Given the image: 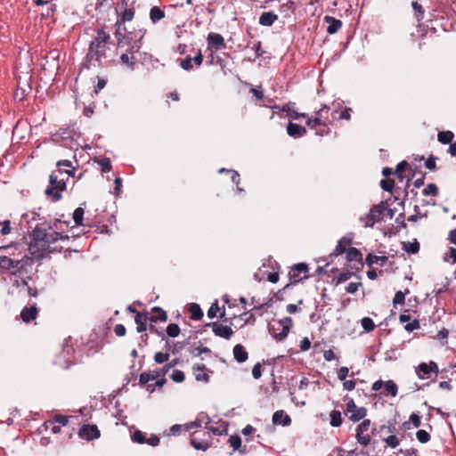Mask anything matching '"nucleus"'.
<instances>
[{
    "label": "nucleus",
    "instance_id": "obj_1",
    "mask_svg": "<svg viewBox=\"0 0 456 456\" xmlns=\"http://www.w3.org/2000/svg\"><path fill=\"white\" fill-rule=\"evenodd\" d=\"M110 40V34L102 28L97 30L96 37L89 44L91 49L94 52V55H96V62L99 67H107L113 61L107 56L106 53L109 48Z\"/></svg>",
    "mask_w": 456,
    "mask_h": 456
},
{
    "label": "nucleus",
    "instance_id": "obj_2",
    "mask_svg": "<svg viewBox=\"0 0 456 456\" xmlns=\"http://www.w3.org/2000/svg\"><path fill=\"white\" fill-rule=\"evenodd\" d=\"M68 176H64L63 169H55L49 176V186L45 189V194L52 197V201L57 202L61 200V191L67 188Z\"/></svg>",
    "mask_w": 456,
    "mask_h": 456
},
{
    "label": "nucleus",
    "instance_id": "obj_3",
    "mask_svg": "<svg viewBox=\"0 0 456 456\" xmlns=\"http://www.w3.org/2000/svg\"><path fill=\"white\" fill-rule=\"evenodd\" d=\"M293 326V320L287 316L278 321H273L268 324V331L277 341L284 340Z\"/></svg>",
    "mask_w": 456,
    "mask_h": 456
},
{
    "label": "nucleus",
    "instance_id": "obj_4",
    "mask_svg": "<svg viewBox=\"0 0 456 456\" xmlns=\"http://www.w3.org/2000/svg\"><path fill=\"white\" fill-rule=\"evenodd\" d=\"M309 277V267L307 264H295L290 267V271L289 272V282L284 286V289H289L291 286L296 285Z\"/></svg>",
    "mask_w": 456,
    "mask_h": 456
},
{
    "label": "nucleus",
    "instance_id": "obj_5",
    "mask_svg": "<svg viewBox=\"0 0 456 456\" xmlns=\"http://www.w3.org/2000/svg\"><path fill=\"white\" fill-rule=\"evenodd\" d=\"M178 362L179 359L175 358L166 365L158 368L153 371H144L141 373L139 376L138 385L143 387L151 380H155L157 378H159V376H166L172 368L178 364Z\"/></svg>",
    "mask_w": 456,
    "mask_h": 456
},
{
    "label": "nucleus",
    "instance_id": "obj_6",
    "mask_svg": "<svg viewBox=\"0 0 456 456\" xmlns=\"http://www.w3.org/2000/svg\"><path fill=\"white\" fill-rule=\"evenodd\" d=\"M386 210V201H380L379 204L373 205L369 213L365 216L360 217V222L364 223L365 228H372L375 223L382 221V215Z\"/></svg>",
    "mask_w": 456,
    "mask_h": 456
},
{
    "label": "nucleus",
    "instance_id": "obj_7",
    "mask_svg": "<svg viewBox=\"0 0 456 456\" xmlns=\"http://www.w3.org/2000/svg\"><path fill=\"white\" fill-rule=\"evenodd\" d=\"M55 251H58L56 248H52L45 242L31 240L28 244V253L37 260H42L46 254ZM59 252H61V249H59Z\"/></svg>",
    "mask_w": 456,
    "mask_h": 456
},
{
    "label": "nucleus",
    "instance_id": "obj_8",
    "mask_svg": "<svg viewBox=\"0 0 456 456\" xmlns=\"http://www.w3.org/2000/svg\"><path fill=\"white\" fill-rule=\"evenodd\" d=\"M207 49L210 52L211 63L214 60V53L226 48L224 38L221 34L210 32L207 37Z\"/></svg>",
    "mask_w": 456,
    "mask_h": 456
},
{
    "label": "nucleus",
    "instance_id": "obj_9",
    "mask_svg": "<svg viewBox=\"0 0 456 456\" xmlns=\"http://www.w3.org/2000/svg\"><path fill=\"white\" fill-rule=\"evenodd\" d=\"M346 410L345 414L349 415V419L353 422H357L362 419H364L367 415V409L365 407H357L354 399L348 396H346Z\"/></svg>",
    "mask_w": 456,
    "mask_h": 456
},
{
    "label": "nucleus",
    "instance_id": "obj_10",
    "mask_svg": "<svg viewBox=\"0 0 456 456\" xmlns=\"http://www.w3.org/2000/svg\"><path fill=\"white\" fill-rule=\"evenodd\" d=\"M370 419H363L361 424H359L356 428V440L357 442L363 445L367 446L370 444V435H364V432H367L370 429Z\"/></svg>",
    "mask_w": 456,
    "mask_h": 456
},
{
    "label": "nucleus",
    "instance_id": "obj_11",
    "mask_svg": "<svg viewBox=\"0 0 456 456\" xmlns=\"http://www.w3.org/2000/svg\"><path fill=\"white\" fill-rule=\"evenodd\" d=\"M132 441L140 444H147L151 446H157L159 444L160 439L155 434H151L149 438H146L143 432L135 430L132 435Z\"/></svg>",
    "mask_w": 456,
    "mask_h": 456
},
{
    "label": "nucleus",
    "instance_id": "obj_12",
    "mask_svg": "<svg viewBox=\"0 0 456 456\" xmlns=\"http://www.w3.org/2000/svg\"><path fill=\"white\" fill-rule=\"evenodd\" d=\"M80 438L86 441L97 439L101 436V432L96 425L84 424L78 430Z\"/></svg>",
    "mask_w": 456,
    "mask_h": 456
},
{
    "label": "nucleus",
    "instance_id": "obj_13",
    "mask_svg": "<svg viewBox=\"0 0 456 456\" xmlns=\"http://www.w3.org/2000/svg\"><path fill=\"white\" fill-rule=\"evenodd\" d=\"M205 327H211L212 331L216 336L225 339H230L231 337L233 335V330L230 326L223 325L218 322L206 323Z\"/></svg>",
    "mask_w": 456,
    "mask_h": 456
},
{
    "label": "nucleus",
    "instance_id": "obj_14",
    "mask_svg": "<svg viewBox=\"0 0 456 456\" xmlns=\"http://www.w3.org/2000/svg\"><path fill=\"white\" fill-rule=\"evenodd\" d=\"M296 103L293 102H289L286 104L282 106L279 105H273L271 108L272 109H277L280 110L282 112H286L287 116L291 119H299L301 118H307V115L305 113H298L297 112L295 108Z\"/></svg>",
    "mask_w": 456,
    "mask_h": 456
},
{
    "label": "nucleus",
    "instance_id": "obj_15",
    "mask_svg": "<svg viewBox=\"0 0 456 456\" xmlns=\"http://www.w3.org/2000/svg\"><path fill=\"white\" fill-rule=\"evenodd\" d=\"M130 37L132 36V48L131 53H138L142 47V40L146 34V29L138 28L128 31Z\"/></svg>",
    "mask_w": 456,
    "mask_h": 456
},
{
    "label": "nucleus",
    "instance_id": "obj_16",
    "mask_svg": "<svg viewBox=\"0 0 456 456\" xmlns=\"http://www.w3.org/2000/svg\"><path fill=\"white\" fill-rule=\"evenodd\" d=\"M19 265H20V263L18 259L0 256V269L10 272L12 274H16L19 273Z\"/></svg>",
    "mask_w": 456,
    "mask_h": 456
},
{
    "label": "nucleus",
    "instance_id": "obj_17",
    "mask_svg": "<svg viewBox=\"0 0 456 456\" xmlns=\"http://www.w3.org/2000/svg\"><path fill=\"white\" fill-rule=\"evenodd\" d=\"M434 20V15L431 14V18L427 20V22H418L417 26V33L420 37H426L428 35H435L436 33V28L433 26H430L429 23H431Z\"/></svg>",
    "mask_w": 456,
    "mask_h": 456
},
{
    "label": "nucleus",
    "instance_id": "obj_18",
    "mask_svg": "<svg viewBox=\"0 0 456 456\" xmlns=\"http://www.w3.org/2000/svg\"><path fill=\"white\" fill-rule=\"evenodd\" d=\"M353 242L352 238L344 236L338 241L332 253L330 254L329 257H336L346 251V246L351 245Z\"/></svg>",
    "mask_w": 456,
    "mask_h": 456
},
{
    "label": "nucleus",
    "instance_id": "obj_19",
    "mask_svg": "<svg viewBox=\"0 0 456 456\" xmlns=\"http://www.w3.org/2000/svg\"><path fill=\"white\" fill-rule=\"evenodd\" d=\"M306 132L307 131H306L305 127H304L298 124L293 123L291 121H289L287 126L288 134L290 137H293L295 139L304 136L306 134Z\"/></svg>",
    "mask_w": 456,
    "mask_h": 456
},
{
    "label": "nucleus",
    "instance_id": "obj_20",
    "mask_svg": "<svg viewBox=\"0 0 456 456\" xmlns=\"http://www.w3.org/2000/svg\"><path fill=\"white\" fill-rule=\"evenodd\" d=\"M406 169H410L412 171L411 173V177L408 179L407 181V185L409 184V182L411 178H413L415 176V174L416 172L413 171L410 166V164L406 161V160H402L401 162H399L395 167V175H396V177L400 180V181H403L404 179V171Z\"/></svg>",
    "mask_w": 456,
    "mask_h": 456
},
{
    "label": "nucleus",
    "instance_id": "obj_21",
    "mask_svg": "<svg viewBox=\"0 0 456 456\" xmlns=\"http://www.w3.org/2000/svg\"><path fill=\"white\" fill-rule=\"evenodd\" d=\"M324 21L328 24L327 32L330 35L337 33L342 27V21L332 16L326 15Z\"/></svg>",
    "mask_w": 456,
    "mask_h": 456
},
{
    "label": "nucleus",
    "instance_id": "obj_22",
    "mask_svg": "<svg viewBox=\"0 0 456 456\" xmlns=\"http://www.w3.org/2000/svg\"><path fill=\"white\" fill-rule=\"evenodd\" d=\"M37 312L36 305H31L30 307H24L20 312V318L24 322L28 323L37 318Z\"/></svg>",
    "mask_w": 456,
    "mask_h": 456
},
{
    "label": "nucleus",
    "instance_id": "obj_23",
    "mask_svg": "<svg viewBox=\"0 0 456 456\" xmlns=\"http://www.w3.org/2000/svg\"><path fill=\"white\" fill-rule=\"evenodd\" d=\"M422 3L423 0H414L411 2L413 15L418 22L423 21L425 18V9Z\"/></svg>",
    "mask_w": 456,
    "mask_h": 456
},
{
    "label": "nucleus",
    "instance_id": "obj_24",
    "mask_svg": "<svg viewBox=\"0 0 456 456\" xmlns=\"http://www.w3.org/2000/svg\"><path fill=\"white\" fill-rule=\"evenodd\" d=\"M150 322H166L167 321V314L159 306H154L151 308Z\"/></svg>",
    "mask_w": 456,
    "mask_h": 456
},
{
    "label": "nucleus",
    "instance_id": "obj_25",
    "mask_svg": "<svg viewBox=\"0 0 456 456\" xmlns=\"http://www.w3.org/2000/svg\"><path fill=\"white\" fill-rule=\"evenodd\" d=\"M278 20V15L273 12H264L259 17L258 23L265 27H271Z\"/></svg>",
    "mask_w": 456,
    "mask_h": 456
},
{
    "label": "nucleus",
    "instance_id": "obj_26",
    "mask_svg": "<svg viewBox=\"0 0 456 456\" xmlns=\"http://www.w3.org/2000/svg\"><path fill=\"white\" fill-rule=\"evenodd\" d=\"M116 13L118 15V20L116 22L118 24H124L126 21H131L134 17V11L130 7H126L125 9L118 11V12Z\"/></svg>",
    "mask_w": 456,
    "mask_h": 456
},
{
    "label": "nucleus",
    "instance_id": "obj_27",
    "mask_svg": "<svg viewBox=\"0 0 456 456\" xmlns=\"http://www.w3.org/2000/svg\"><path fill=\"white\" fill-rule=\"evenodd\" d=\"M233 356L239 363H242L248 360V354L244 346L237 344L233 347Z\"/></svg>",
    "mask_w": 456,
    "mask_h": 456
},
{
    "label": "nucleus",
    "instance_id": "obj_28",
    "mask_svg": "<svg viewBox=\"0 0 456 456\" xmlns=\"http://www.w3.org/2000/svg\"><path fill=\"white\" fill-rule=\"evenodd\" d=\"M290 422V417L281 410L276 411L273 415V423L275 425L289 426Z\"/></svg>",
    "mask_w": 456,
    "mask_h": 456
},
{
    "label": "nucleus",
    "instance_id": "obj_29",
    "mask_svg": "<svg viewBox=\"0 0 456 456\" xmlns=\"http://www.w3.org/2000/svg\"><path fill=\"white\" fill-rule=\"evenodd\" d=\"M135 53H124L120 55V62L127 66L131 70H134L137 60L134 57Z\"/></svg>",
    "mask_w": 456,
    "mask_h": 456
},
{
    "label": "nucleus",
    "instance_id": "obj_30",
    "mask_svg": "<svg viewBox=\"0 0 456 456\" xmlns=\"http://www.w3.org/2000/svg\"><path fill=\"white\" fill-rule=\"evenodd\" d=\"M193 373L195 375V379L197 381H204L208 383L209 381V376L208 373L205 372L207 370L206 366L204 364H195L193 367Z\"/></svg>",
    "mask_w": 456,
    "mask_h": 456
},
{
    "label": "nucleus",
    "instance_id": "obj_31",
    "mask_svg": "<svg viewBox=\"0 0 456 456\" xmlns=\"http://www.w3.org/2000/svg\"><path fill=\"white\" fill-rule=\"evenodd\" d=\"M346 258L348 262L356 261L362 266L363 265L362 254L361 253V251L358 248L351 247L348 249H346Z\"/></svg>",
    "mask_w": 456,
    "mask_h": 456
},
{
    "label": "nucleus",
    "instance_id": "obj_32",
    "mask_svg": "<svg viewBox=\"0 0 456 456\" xmlns=\"http://www.w3.org/2000/svg\"><path fill=\"white\" fill-rule=\"evenodd\" d=\"M210 421H211L210 418L208 417V422L205 426V428L208 429L209 432H211L213 435L222 436V435L227 433L228 425L225 422L222 421L221 426L219 428H215V427L208 425L210 423Z\"/></svg>",
    "mask_w": 456,
    "mask_h": 456
},
{
    "label": "nucleus",
    "instance_id": "obj_33",
    "mask_svg": "<svg viewBox=\"0 0 456 456\" xmlns=\"http://www.w3.org/2000/svg\"><path fill=\"white\" fill-rule=\"evenodd\" d=\"M383 387H385V390L382 391L380 394L387 396L391 395L393 397L396 396L398 393V387L395 383L394 380H387L384 382Z\"/></svg>",
    "mask_w": 456,
    "mask_h": 456
},
{
    "label": "nucleus",
    "instance_id": "obj_34",
    "mask_svg": "<svg viewBox=\"0 0 456 456\" xmlns=\"http://www.w3.org/2000/svg\"><path fill=\"white\" fill-rule=\"evenodd\" d=\"M46 234H47V229L40 227L39 225H37L34 228L30 237H31V240H34L36 241L45 242Z\"/></svg>",
    "mask_w": 456,
    "mask_h": 456
},
{
    "label": "nucleus",
    "instance_id": "obj_35",
    "mask_svg": "<svg viewBox=\"0 0 456 456\" xmlns=\"http://www.w3.org/2000/svg\"><path fill=\"white\" fill-rule=\"evenodd\" d=\"M37 260L33 257V256H24L21 259H18V261L20 263L19 265V273H27V267H31L34 264V261Z\"/></svg>",
    "mask_w": 456,
    "mask_h": 456
},
{
    "label": "nucleus",
    "instance_id": "obj_36",
    "mask_svg": "<svg viewBox=\"0 0 456 456\" xmlns=\"http://www.w3.org/2000/svg\"><path fill=\"white\" fill-rule=\"evenodd\" d=\"M189 312L191 314V319L193 321H200L203 317V311L200 305L192 303L189 306Z\"/></svg>",
    "mask_w": 456,
    "mask_h": 456
},
{
    "label": "nucleus",
    "instance_id": "obj_37",
    "mask_svg": "<svg viewBox=\"0 0 456 456\" xmlns=\"http://www.w3.org/2000/svg\"><path fill=\"white\" fill-rule=\"evenodd\" d=\"M165 17V12L159 6L151 7L150 11V19L153 23H157Z\"/></svg>",
    "mask_w": 456,
    "mask_h": 456
},
{
    "label": "nucleus",
    "instance_id": "obj_38",
    "mask_svg": "<svg viewBox=\"0 0 456 456\" xmlns=\"http://www.w3.org/2000/svg\"><path fill=\"white\" fill-rule=\"evenodd\" d=\"M454 138V134L452 131H441L437 134V140L442 144H451Z\"/></svg>",
    "mask_w": 456,
    "mask_h": 456
},
{
    "label": "nucleus",
    "instance_id": "obj_39",
    "mask_svg": "<svg viewBox=\"0 0 456 456\" xmlns=\"http://www.w3.org/2000/svg\"><path fill=\"white\" fill-rule=\"evenodd\" d=\"M403 249L409 254H417L419 251V243L417 240H414L413 242L404 241Z\"/></svg>",
    "mask_w": 456,
    "mask_h": 456
},
{
    "label": "nucleus",
    "instance_id": "obj_40",
    "mask_svg": "<svg viewBox=\"0 0 456 456\" xmlns=\"http://www.w3.org/2000/svg\"><path fill=\"white\" fill-rule=\"evenodd\" d=\"M388 257L386 256H374L372 254H368L366 256V264L369 267L372 266L373 264L375 263H379L380 262V265H383L387 261Z\"/></svg>",
    "mask_w": 456,
    "mask_h": 456
},
{
    "label": "nucleus",
    "instance_id": "obj_41",
    "mask_svg": "<svg viewBox=\"0 0 456 456\" xmlns=\"http://www.w3.org/2000/svg\"><path fill=\"white\" fill-rule=\"evenodd\" d=\"M330 426L333 427V428H338L341 426L342 424V416H341V412L339 411H337V410H333L330 411Z\"/></svg>",
    "mask_w": 456,
    "mask_h": 456
},
{
    "label": "nucleus",
    "instance_id": "obj_42",
    "mask_svg": "<svg viewBox=\"0 0 456 456\" xmlns=\"http://www.w3.org/2000/svg\"><path fill=\"white\" fill-rule=\"evenodd\" d=\"M94 162L99 165L102 173H108L112 168V165L109 158L95 159Z\"/></svg>",
    "mask_w": 456,
    "mask_h": 456
},
{
    "label": "nucleus",
    "instance_id": "obj_43",
    "mask_svg": "<svg viewBox=\"0 0 456 456\" xmlns=\"http://www.w3.org/2000/svg\"><path fill=\"white\" fill-rule=\"evenodd\" d=\"M443 260L444 262H449L451 265L456 264V248L453 247H449L447 251L443 255Z\"/></svg>",
    "mask_w": 456,
    "mask_h": 456
},
{
    "label": "nucleus",
    "instance_id": "obj_44",
    "mask_svg": "<svg viewBox=\"0 0 456 456\" xmlns=\"http://www.w3.org/2000/svg\"><path fill=\"white\" fill-rule=\"evenodd\" d=\"M306 118V126L311 129H317L322 125H325V120L320 118V117L315 116L314 118H309L307 116Z\"/></svg>",
    "mask_w": 456,
    "mask_h": 456
},
{
    "label": "nucleus",
    "instance_id": "obj_45",
    "mask_svg": "<svg viewBox=\"0 0 456 456\" xmlns=\"http://www.w3.org/2000/svg\"><path fill=\"white\" fill-rule=\"evenodd\" d=\"M118 48H123L127 46V52L131 53L132 48V36L130 37L129 33L124 34L122 38H118V44L117 45Z\"/></svg>",
    "mask_w": 456,
    "mask_h": 456
},
{
    "label": "nucleus",
    "instance_id": "obj_46",
    "mask_svg": "<svg viewBox=\"0 0 456 456\" xmlns=\"http://www.w3.org/2000/svg\"><path fill=\"white\" fill-rule=\"evenodd\" d=\"M84 214H85L84 208H81V207H78V208H77L74 210L73 220H74L75 224L77 226L84 225V224H83V222H84Z\"/></svg>",
    "mask_w": 456,
    "mask_h": 456
},
{
    "label": "nucleus",
    "instance_id": "obj_47",
    "mask_svg": "<svg viewBox=\"0 0 456 456\" xmlns=\"http://www.w3.org/2000/svg\"><path fill=\"white\" fill-rule=\"evenodd\" d=\"M422 194L424 196H434V197H437L438 194H439V190H438V187L436 183H428L426 188L423 189L422 191Z\"/></svg>",
    "mask_w": 456,
    "mask_h": 456
},
{
    "label": "nucleus",
    "instance_id": "obj_48",
    "mask_svg": "<svg viewBox=\"0 0 456 456\" xmlns=\"http://www.w3.org/2000/svg\"><path fill=\"white\" fill-rule=\"evenodd\" d=\"M416 372L419 379H428V374L430 373L429 369H428V363H426V362L419 363Z\"/></svg>",
    "mask_w": 456,
    "mask_h": 456
},
{
    "label": "nucleus",
    "instance_id": "obj_49",
    "mask_svg": "<svg viewBox=\"0 0 456 456\" xmlns=\"http://www.w3.org/2000/svg\"><path fill=\"white\" fill-rule=\"evenodd\" d=\"M191 445L198 451H207L209 448V444L206 441H197L195 438H191L190 441Z\"/></svg>",
    "mask_w": 456,
    "mask_h": 456
},
{
    "label": "nucleus",
    "instance_id": "obj_50",
    "mask_svg": "<svg viewBox=\"0 0 456 456\" xmlns=\"http://www.w3.org/2000/svg\"><path fill=\"white\" fill-rule=\"evenodd\" d=\"M180 327L176 323H170L166 329V333L170 338H176L180 334Z\"/></svg>",
    "mask_w": 456,
    "mask_h": 456
},
{
    "label": "nucleus",
    "instance_id": "obj_51",
    "mask_svg": "<svg viewBox=\"0 0 456 456\" xmlns=\"http://www.w3.org/2000/svg\"><path fill=\"white\" fill-rule=\"evenodd\" d=\"M94 50L91 49V46L88 47V53L85 56L84 61H83V67L86 69H90V62L94 60L96 61V55L94 53Z\"/></svg>",
    "mask_w": 456,
    "mask_h": 456
},
{
    "label": "nucleus",
    "instance_id": "obj_52",
    "mask_svg": "<svg viewBox=\"0 0 456 456\" xmlns=\"http://www.w3.org/2000/svg\"><path fill=\"white\" fill-rule=\"evenodd\" d=\"M409 289H407L405 290V292H403L401 290H398L397 292H395V296H394V298H393V304L395 305H403L404 304V301H405V295L407 293H409Z\"/></svg>",
    "mask_w": 456,
    "mask_h": 456
},
{
    "label": "nucleus",
    "instance_id": "obj_53",
    "mask_svg": "<svg viewBox=\"0 0 456 456\" xmlns=\"http://www.w3.org/2000/svg\"><path fill=\"white\" fill-rule=\"evenodd\" d=\"M114 26L116 28L114 36H115V38L117 40V45H118V38H122L124 34H126L128 31L126 30V26H124L123 24H118V22H116Z\"/></svg>",
    "mask_w": 456,
    "mask_h": 456
},
{
    "label": "nucleus",
    "instance_id": "obj_54",
    "mask_svg": "<svg viewBox=\"0 0 456 456\" xmlns=\"http://www.w3.org/2000/svg\"><path fill=\"white\" fill-rule=\"evenodd\" d=\"M416 437L418 441L421 444H426L430 441L431 436L428 432L424 429H419L416 433Z\"/></svg>",
    "mask_w": 456,
    "mask_h": 456
},
{
    "label": "nucleus",
    "instance_id": "obj_55",
    "mask_svg": "<svg viewBox=\"0 0 456 456\" xmlns=\"http://www.w3.org/2000/svg\"><path fill=\"white\" fill-rule=\"evenodd\" d=\"M380 187L385 191L392 192L395 187V181L390 178L383 179L380 181Z\"/></svg>",
    "mask_w": 456,
    "mask_h": 456
},
{
    "label": "nucleus",
    "instance_id": "obj_56",
    "mask_svg": "<svg viewBox=\"0 0 456 456\" xmlns=\"http://www.w3.org/2000/svg\"><path fill=\"white\" fill-rule=\"evenodd\" d=\"M352 276H356L357 278H360L359 275L348 270L340 273L339 275L337 277V284L342 283L349 280Z\"/></svg>",
    "mask_w": 456,
    "mask_h": 456
},
{
    "label": "nucleus",
    "instance_id": "obj_57",
    "mask_svg": "<svg viewBox=\"0 0 456 456\" xmlns=\"http://www.w3.org/2000/svg\"><path fill=\"white\" fill-rule=\"evenodd\" d=\"M47 7L46 9L41 13V16L43 19H49L53 15V13L56 11V5L52 3V1L49 3V4H45Z\"/></svg>",
    "mask_w": 456,
    "mask_h": 456
},
{
    "label": "nucleus",
    "instance_id": "obj_58",
    "mask_svg": "<svg viewBox=\"0 0 456 456\" xmlns=\"http://www.w3.org/2000/svg\"><path fill=\"white\" fill-rule=\"evenodd\" d=\"M134 322L136 323V330L138 333H143L146 331L149 328L148 323H144L141 322V315L140 314H137V316H134Z\"/></svg>",
    "mask_w": 456,
    "mask_h": 456
},
{
    "label": "nucleus",
    "instance_id": "obj_59",
    "mask_svg": "<svg viewBox=\"0 0 456 456\" xmlns=\"http://www.w3.org/2000/svg\"><path fill=\"white\" fill-rule=\"evenodd\" d=\"M362 327L367 332L372 331L375 329L374 322L370 317H363L362 319Z\"/></svg>",
    "mask_w": 456,
    "mask_h": 456
},
{
    "label": "nucleus",
    "instance_id": "obj_60",
    "mask_svg": "<svg viewBox=\"0 0 456 456\" xmlns=\"http://www.w3.org/2000/svg\"><path fill=\"white\" fill-rule=\"evenodd\" d=\"M69 416L62 415V414H55L53 417V421H54V424L58 423L62 427H65L69 424Z\"/></svg>",
    "mask_w": 456,
    "mask_h": 456
},
{
    "label": "nucleus",
    "instance_id": "obj_61",
    "mask_svg": "<svg viewBox=\"0 0 456 456\" xmlns=\"http://www.w3.org/2000/svg\"><path fill=\"white\" fill-rule=\"evenodd\" d=\"M229 444L232 447L233 451H237L241 446V438L238 435H232L229 438Z\"/></svg>",
    "mask_w": 456,
    "mask_h": 456
},
{
    "label": "nucleus",
    "instance_id": "obj_62",
    "mask_svg": "<svg viewBox=\"0 0 456 456\" xmlns=\"http://www.w3.org/2000/svg\"><path fill=\"white\" fill-rule=\"evenodd\" d=\"M329 112L330 107L324 104L320 110L315 111V114L317 117H320V118L325 120L326 122H329Z\"/></svg>",
    "mask_w": 456,
    "mask_h": 456
},
{
    "label": "nucleus",
    "instance_id": "obj_63",
    "mask_svg": "<svg viewBox=\"0 0 456 456\" xmlns=\"http://www.w3.org/2000/svg\"><path fill=\"white\" fill-rule=\"evenodd\" d=\"M171 379L175 383H182L185 379L184 372L180 370H174L171 374Z\"/></svg>",
    "mask_w": 456,
    "mask_h": 456
},
{
    "label": "nucleus",
    "instance_id": "obj_64",
    "mask_svg": "<svg viewBox=\"0 0 456 456\" xmlns=\"http://www.w3.org/2000/svg\"><path fill=\"white\" fill-rule=\"evenodd\" d=\"M438 159V158H437L436 156H434L433 154H431V155H430V156L426 159V161H425V167H426L428 169L431 170V171H435V170L437 168V167H436V159Z\"/></svg>",
    "mask_w": 456,
    "mask_h": 456
}]
</instances>
